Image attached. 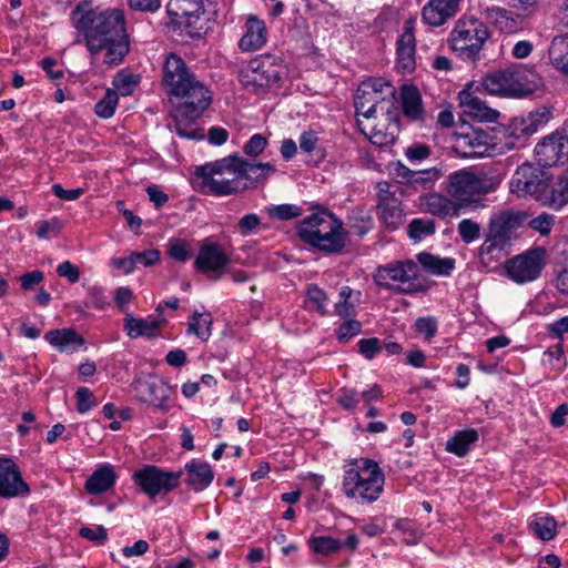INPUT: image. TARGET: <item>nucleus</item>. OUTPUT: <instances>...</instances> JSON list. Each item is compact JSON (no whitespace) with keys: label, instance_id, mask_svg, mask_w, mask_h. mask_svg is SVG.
<instances>
[{"label":"nucleus","instance_id":"f257e3e1","mask_svg":"<svg viewBox=\"0 0 568 568\" xmlns=\"http://www.w3.org/2000/svg\"><path fill=\"white\" fill-rule=\"evenodd\" d=\"M71 20L92 54L105 51L104 63L118 64L129 52L125 19L121 10L93 8L90 2L83 1L72 10Z\"/></svg>","mask_w":568,"mask_h":568},{"label":"nucleus","instance_id":"f03ea898","mask_svg":"<svg viewBox=\"0 0 568 568\" xmlns=\"http://www.w3.org/2000/svg\"><path fill=\"white\" fill-rule=\"evenodd\" d=\"M180 90L171 92L180 99L172 114L175 131L182 138L201 140L203 133L195 126V121L210 105V92L194 75L181 84Z\"/></svg>","mask_w":568,"mask_h":568},{"label":"nucleus","instance_id":"7ed1b4c3","mask_svg":"<svg viewBox=\"0 0 568 568\" xmlns=\"http://www.w3.org/2000/svg\"><path fill=\"white\" fill-rule=\"evenodd\" d=\"M168 14L171 26L190 38H202L217 16L216 3L211 0H170Z\"/></svg>","mask_w":568,"mask_h":568},{"label":"nucleus","instance_id":"20e7f679","mask_svg":"<svg viewBox=\"0 0 568 568\" xmlns=\"http://www.w3.org/2000/svg\"><path fill=\"white\" fill-rule=\"evenodd\" d=\"M300 239L314 248L338 254L348 241V232L335 215H308L297 226Z\"/></svg>","mask_w":568,"mask_h":568},{"label":"nucleus","instance_id":"39448f33","mask_svg":"<svg viewBox=\"0 0 568 568\" xmlns=\"http://www.w3.org/2000/svg\"><path fill=\"white\" fill-rule=\"evenodd\" d=\"M494 189V183L468 170L449 174L445 191L449 196L453 212L459 210L486 209V195Z\"/></svg>","mask_w":568,"mask_h":568},{"label":"nucleus","instance_id":"423d86ee","mask_svg":"<svg viewBox=\"0 0 568 568\" xmlns=\"http://www.w3.org/2000/svg\"><path fill=\"white\" fill-rule=\"evenodd\" d=\"M384 474L372 459H354L344 471L343 491L348 498L372 503L383 491Z\"/></svg>","mask_w":568,"mask_h":568},{"label":"nucleus","instance_id":"0eeeda50","mask_svg":"<svg viewBox=\"0 0 568 568\" xmlns=\"http://www.w3.org/2000/svg\"><path fill=\"white\" fill-rule=\"evenodd\" d=\"M538 83L537 73L523 65L494 71L484 78V89L494 95H526Z\"/></svg>","mask_w":568,"mask_h":568},{"label":"nucleus","instance_id":"6e6552de","mask_svg":"<svg viewBox=\"0 0 568 568\" xmlns=\"http://www.w3.org/2000/svg\"><path fill=\"white\" fill-rule=\"evenodd\" d=\"M489 38L486 24L475 17L459 18L450 32L452 49L459 57L475 61Z\"/></svg>","mask_w":568,"mask_h":568},{"label":"nucleus","instance_id":"1a4fd4ad","mask_svg":"<svg viewBox=\"0 0 568 568\" xmlns=\"http://www.w3.org/2000/svg\"><path fill=\"white\" fill-rule=\"evenodd\" d=\"M417 276V264L412 260H404L379 265L375 270L373 278L379 287L398 294H408L417 291L413 283Z\"/></svg>","mask_w":568,"mask_h":568},{"label":"nucleus","instance_id":"9d476101","mask_svg":"<svg viewBox=\"0 0 568 568\" xmlns=\"http://www.w3.org/2000/svg\"><path fill=\"white\" fill-rule=\"evenodd\" d=\"M284 69L282 61L275 58L254 59L241 72V81L253 92L260 93L277 85L282 80Z\"/></svg>","mask_w":568,"mask_h":568},{"label":"nucleus","instance_id":"9b49d317","mask_svg":"<svg viewBox=\"0 0 568 568\" xmlns=\"http://www.w3.org/2000/svg\"><path fill=\"white\" fill-rule=\"evenodd\" d=\"M547 172L540 165L524 163L515 171L509 189L518 196L535 195L539 197L547 191Z\"/></svg>","mask_w":568,"mask_h":568},{"label":"nucleus","instance_id":"f8f14e48","mask_svg":"<svg viewBox=\"0 0 568 568\" xmlns=\"http://www.w3.org/2000/svg\"><path fill=\"white\" fill-rule=\"evenodd\" d=\"M523 215H498L491 219L485 242L479 248V255L484 260L493 255L495 251L504 250L510 242L514 230L520 225Z\"/></svg>","mask_w":568,"mask_h":568},{"label":"nucleus","instance_id":"ddd939ff","mask_svg":"<svg viewBox=\"0 0 568 568\" xmlns=\"http://www.w3.org/2000/svg\"><path fill=\"white\" fill-rule=\"evenodd\" d=\"M544 258V248H534L516 255L506 263L507 274L516 283L535 281L541 273Z\"/></svg>","mask_w":568,"mask_h":568},{"label":"nucleus","instance_id":"4468645a","mask_svg":"<svg viewBox=\"0 0 568 568\" xmlns=\"http://www.w3.org/2000/svg\"><path fill=\"white\" fill-rule=\"evenodd\" d=\"M182 471H163L156 466H145L134 474L135 483L151 498L161 491L178 487Z\"/></svg>","mask_w":568,"mask_h":568},{"label":"nucleus","instance_id":"2eb2a0df","mask_svg":"<svg viewBox=\"0 0 568 568\" xmlns=\"http://www.w3.org/2000/svg\"><path fill=\"white\" fill-rule=\"evenodd\" d=\"M371 88L369 84H359L354 99L356 114L371 119L381 111L386 120H390L392 113L396 111L395 100L378 95Z\"/></svg>","mask_w":568,"mask_h":568},{"label":"nucleus","instance_id":"dca6fc26","mask_svg":"<svg viewBox=\"0 0 568 568\" xmlns=\"http://www.w3.org/2000/svg\"><path fill=\"white\" fill-rule=\"evenodd\" d=\"M230 263V256L222 246L210 239H205L200 246L194 261V267L213 280L220 278Z\"/></svg>","mask_w":568,"mask_h":568},{"label":"nucleus","instance_id":"f3484780","mask_svg":"<svg viewBox=\"0 0 568 568\" xmlns=\"http://www.w3.org/2000/svg\"><path fill=\"white\" fill-rule=\"evenodd\" d=\"M538 164L550 168L568 161V136L552 133L542 139L535 148Z\"/></svg>","mask_w":568,"mask_h":568},{"label":"nucleus","instance_id":"a211bd4d","mask_svg":"<svg viewBox=\"0 0 568 568\" xmlns=\"http://www.w3.org/2000/svg\"><path fill=\"white\" fill-rule=\"evenodd\" d=\"M29 485L23 480L17 464L10 458H0V497L27 496Z\"/></svg>","mask_w":568,"mask_h":568},{"label":"nucleus","instance_id":"6ab92c4d","mask_svg":"<svg viewBox=\"0 0 568 568\" xmlns=\"http://www.w3.org/2000/svg\"><path fill=\"white\" fill-rule=\"evenodd\" d=\"M138 395L141 402L152 405L156 408L168 410L169 399L171 397V387L158 377L140 382L136 386Z\"/></svg>","mask_w":568,"mask_h":568},{"label":"nucleus","instance_id":"aec40b11","mask_svg":"<svg viewBox=\"0 0 568 568\" xmlns=\"http://www.w3.org/2000/svg\"><path fill=\"white\" fill-rule=\"evenodd\" d=\"M415 24L416 18H409L405 21L396 49L398 68L408 72L415 69Z\"/></svg>","mask_w":568,"mask_h":568},{"label":"nucleus","instance_id":"412c9836","mask_svg":"<svg viewBox=\"0 0 568 568\" xmlns=\"http://www.w3.org/2000/svg\"><path fill=\"white\" fill-rule=\"evenodd\" d=\"M458 146L463 149L469 148V151H463L464 156L490 155L491 151L496 148L495 136L491 132L476 129L460 135L458 138Z\"/></svg>","mask_w":568,"mask_h":568},{"label":"nucleus","instance_id":"4be33fe9","mask_svg":"<svg viewBox=\"0 0 568 568\" xmlns=\"http://www.w3.org/2000/svg\"><path fill=\"white\" fill-rule=\"evenodd\" d=\"M550 119V112L542 111L530 112L526 116H516L509 124L510 136L517 140H526L542 128Z\"/></svg>","mask_w":568,"mask_h":568},{"label":"nucleus","instance_id":"5701e85b","mask_svg":"<svg viewBox=\"0 0 568 568\" xmlns=\"http://www.w3.org/2000/svg\"><path fill=\"white\" fill-rule=\"evenodd\" d=\"M460 0H429L423 8V20L432 27H439L453 18L459 8Z\"/></svg>","mask_w":568,"mask_h":568},{"label":"nucleus","instance_id":"b1692460","mask_svg":"<svg viewBox=\"0 0 568 568\" xmlns=\"http://www.w3.org/2000/svg\"><path fill=\"white\" fill-rule=\"evenodd\" d=\"M308 547L318 555L329 556L338 552L344 546L351 552H354L359 544L356 534H349L345 541L331 536H313L307 541Z\"/></svg>","mask_w":568,"mask_h":568},{"label":"nucleus","instance_id":"393cba45","mask_svg":"<svg viewBox=\"0 0 568 568\" xmlns=\"http://www.w3.org/2000/svg\"><path fill=\"white\" fill-rule=\"evenodd\" d=\"M183 59L176 54L168 55L163 65V83L169 88V92L181 91V84L192 78Z\"/></svg>","mask_w":568,"mask_h":568},{"label":"nucleus","instance_id":"a878e982","mask_svg":"<svg viewBox=\"0 0 568 568\" xmlns=\"http://www.w3.org/2000/svg\"><path fill=\"white\" fill-rule=\"evenodd\" d=\"M385 121L387 122L386 124H377V125L369 128V130L364 128L362 125L361 121H357V126H358L359 131L366 138H368V140L374 145L382 148V146L393 144L396 141V138L399 132V125H398V121L396 119L395 112L392 113L390 120L385 119Z\"/></svg>","mask_w":568,"mask_h":568},{"label":"nucleus","instance_id":"bb28decb","mask_svg":"<svg viewBox=\"0 0 568 568\" xmlns=\"http://www.w3.org/2000/svg\"><path fill=\"white\" fill-rule=\"evenodd\" d=\"M267 40V29L265 22L256 16H250L245 22V33L239 42L243 51H255L261 49Z\"/></svg>","mask_w":568,"mask_h":568},{"label":"nucleus","instance_id":"cd10ccee","mask_svg":"<svg viewBox=\"0 0 568 568\" xmlns=\"http://www.w3.org/2000/svg\"><path fill=\"white\" fill-rule=\"evenodd\" d=\"M202 179L201 187L209 194L213 195H230L241 191L248 190L250 184L242 182L239 176L231 179L224 176L205 175L199 176Z\"/></svg>","mask_w":568,"mask_h":568},{"label":"nucleus","instance_id":"c85d7f7f","mask_svg":"<svg viewBox=\"0 0 568 568\" xmlns=\"http://www.w3.org/2000/svg\"><path fill=\"white\" fill-rule=\"evenodd\" d=\"M276 171L275 166L267 163H252L241 156L240 165L237 166V176L245 184L248 183V189H255L257 183L265 181L270 175Z\"/></svg>","mask_w":568,"mask_h":568},{"label":"nucleus","instance_id":"c756f323","mask_svg":"<svg viewBox=\"0 0 568 568\" xmlns=\"http://www.w3.org/2000/svg\"><path fill=\"white\" fill-rule=\"evenodd\" d=\"M184 468L187 475L185 483L191 486L194 491L205 489L214 479V473L207 463L192 460L187 463Z\"/></svg>","mask_w":568,"mask_h":568},{"label":"nucleus","instance_id":"7c9ffc66","mask_svg":"<svg viewBox=\"0 0 568 568\" xmlns=\"http://www.w3.org/2000/svg\"><path fill=\"white\" fill-rule=\"evenodd\" d=\"M241 156L237 153L231 154L226 158L197 166L195 170L196 176L214 175L223 176L225 173L237 176V166L240 165Z\"/></svg>","mask_w":568,"mask_h":568},{"label":"nucleus","instance_id":"2f4dec72","mask_svg":"<svg viewBox=\"0 0 568 568\" xmlns=\"http://www.w3.org/2000/svg\"><path fill=\"white\" fill-rule=\"evenodd\" d=\"M44 338L61 352H75L83 338L73 329H54L45 333Z\"/></svg>","mask_w":568,"mask_h":568},{"label":"nucleus","instance_id":"473e14b6","mask_svg":"<svg viewBox=\"0 0 568 568\" xmlns=\"http://www.w3.org/2000/svg\"><path fill=\"white\" fill-rule=\"evenodd\" d=\"M398 195H402V189L397 184H389L383 182L378 184V209L382 213L403 212L402 201Z\"/></svg>","mask_w":568,"mask_h":568},{"label":"nucleus","instance_id":"72a5a7b5","mask_svg":"<svg viewBox=\"0 0 568 568\" xmlns=\"http://www.w3.org/2000/svg\"><path fill=\"white\" fill-rule=\"evenodd\" d=\"M124 322V327L131 338L153 337L161 327V322L155 318H135L131 314H126Z\"/></svg>","mask_w":568,"mask_h":568},{"label":"nucleus","instance_id":"f704fd0d","mask_svg":"<svg viewBox=\"0 0 568 568\" xmlns=\"http://www.w3.org/2000/svg\"><path fill=\"white\" fill-rule=\"evenodd\" d=\"M548 58L556 70L568 77V32L552 39Z\"/></svg>","mask_w":568,"mask_h":568},{"label":"nucleus","instance_id":"c9c22d12","mask_svg":"<svg viewBox=\"0 0 568 568\" xmlns=\"http://www.w3.org/2000/svg\"><path fill=\"white\" fill-rule=\"evenodd\" d=\"M417 261L427 272L437 276H448L455 268L454 258L439 257L427 252L419 253L417 255Z\"/></svg>","mask_w":568,"mask_h":568},{"label":"nucleus","instance_id":"e433bc0d","mask_svg":"<svg viewBox=\"0 0 568 568\" xmlns=\"http://www.w3.org/2000/svg\"><path fill=\"white\" fill-rule=\"evenodd\" d=\"M115 481L111 466H103L95 470L87 480L85 489L92 495H99L110 489Z\"/></svg>","mask_w":568,"mask_h":568},{"label":"nucleus","instance_id":"4c0bfd02","mask_svg":"<svg viewBox=\"0 0 568 568\" xmlns=\"http://www.w3.org/2000/svg\"><path fill=\"white\" fill-rule=\"evenodd\" d=\"M402 109L404 114L410 120H418L422 118V98L418 90L413 85H404L402 88Z\"/></svg>","mask_w":568,"mask_h":568},{"label":"nucleus","instance_id":"58836bf2","mask_svg":"<svg viewBox=\"0 0 568 568\" xmlns=\"http://www.w3.org/2000/svg\"><path fill=\"white\" fill-rule=\"evenodd\" d=\"M477 439L478 433L476 429L459 430L446 443V450L463 457L468 453L470 445L477 442Z\"/></svg>","mask_w":568,"mask_h":568},{"label":"nucleus","instance_id":"ea45409f","mask_svg":"<svg viewBox=\"0 0 568 568\" xmlns=\"http://www.w3.org/2000/svg\"><path fill=\"white\" fill-rule=\"evenodd\" d=\"M212 316L209 313L195 312L189 322V334H195L199 338L206 341L211 336Z\"/></svg>","mask_w":568,"mask_h":568},{"label":"nucleus","instance_id":"a19ab883","mask_svg":"<svg viewBox=\"0 0 568 568\" xmlns=\"http://www.w3.org/2000/svg\"><path fill=\"white\" fill-rule=\"evenodd\" d=\"M420 207L424 213H449L453 211L449 196L438 193L427 194L420 199Z\"/></svg>","mask_w":568,"mask_h":568},{"label":"nucleus","instance_id":"79ce46f5","mask_svg":"<svg viewBox=\"0 0 568 568\" xmlns=\"http://www.w3.org/2000/svg\"><path fill=\"white\" fill-rule=\"evenodd\" d=\"M557 524L551 517H539L529 524V529L544 541L551 540L556 535Z\"/></svg>","mask_w":568,"mask_h":568},{"label":"nucleus","instance_id":"37998d69","mask_svg":"<svg viewBox=\"0 0 568 568\" xmlns=\"http://www.w3.org/2000/svg\"><path fill=\"white\" fill-rule=\"evenodd\" d=\"M546 202L549 207L560 210L568 203V170L562 175L558 189H552L546 196Z\"/></svg>","mask_w":568,"mask_h":568},{"label":"nucleus","instance_id":"c03bdc74","mask_svg":"<svg viewBox=\"0 0 568 568\" xmlns=\"http://www.w3.org/2000/svg\"><path fill=\"white\" fill-rule=\"evenodd\" d=\"M63 225V222L57 216L39 221L36 223V234L40 240H50L60 234Z\"/></svg>","mask_w":568,"mask_h":568},{"label":"nucleus","instance_id":"a18cd8bd","mask_svg":"<svg viewBox=\"0 0 568 568\" xmlns=\"http://www.w3.org/2000/svg\"><path fill=\"white\" fill-rule=\"evenodd\" d=\"M118 102L119 97L116 91L108 89L104 97L97 102L94 112L102 119H109L114 114Z\"/></svg>","mask_w":568,"mask_h":568},{"label":"nucleus","instance_id":"49530a36","mask_svg":"<svg viewBox=\"0 0 568 568\" xmlns=\"http://www.w3.org/2000/svg\"><path fill=\"white\" fill-rule=\"evenodd\" d=\"M440 170L436 168L422 171H414L409 185H412L415 189H418L420 186L423 190H427L434 185V183L440 178Z\"/></svg>","mask_w":568,"mask_h":568},{"label":"nucleus","instance_id":"de8ad7c7","mask_svg":"<svg viewBox=\"0 0 568 568\" xmlns=\"http://www.w3.org/2000/svg\"><path fill=\"white\" fill-rule=\"evenodd\" d=\"M435 222L433 220L415 219L408 225V235L415 241H420L435 233Z\"/></svg>","mask_w":568,"mask_h":568},{"label":"nucleus","instance_id":"09e8293b","mask_svg":"<svg viewBox=\"0 0 568 568\" xmlns=\"http://www.w3.org/2000/svg\"><path fill=\"white\" fill-rule=\"evenodd\" d=\"M305 211L314 212V213H329L327 209L323 207L321 204H310L307 206L301 205H294V204H281V205H273L267 209V213H303Z\"/></svg>","mask_w":568,"mask_h":568},{"label":"nucleus","instance_id":"8fccbe9b","mask_svg":"<svg viewBox=\"0 0 568 568\" xmlns=\"http://www.w3.org/2000/svg\"><path fill=\"white\" fill-rule=\"evenodd\" d=\"M468 108L470 114L480 119V120H487L493 121L497 118L498 112L488 108L479 98L473 97L468 101Z\"/></svg>","mask_w":568,"mask_h":568},{"label":"nucleus","instance_id":"3c124183","mask_svg":"<svg viewBox=\"0 0 568 568\" xmlns=\"http://www.w3.org/2000/svg\"><path fill=\"white\" fill-rule=\"evenodd\" d=\"M361 84H369V87H372L371 89H373L374 92L378 93V95L396 100L395 87L389 81L383 78H371L363 81Z\"/></svg>","mask_w":568,"mask_h":568},{"label":"nucleus","instance_id":"603ef678","mask_svg":"<svg viewBox=\"0 0 568 568\" xmlns=\"http://www.w3.org/2000/svg\"><path fill=\"white\" fill-rule=\"evenodd\" d=\"M138 79L124 72H119L113 78V87L123 95H130L134 91L138 85Z\"/></svg>","mask_w":568,"mask_h":568},{"label":"nucleus","instance_id":"864d4df0","mask_svg":"<svg viewBox=\"0 0 568 568\" xmlns=\"http://www.w3.org/2000/svg\"><path fill=\"white\" fill-rule=\"evenodd\" d=\"M306 295L310 302L315 305L316 311L321 315H326L327 310L325 307V303L327 301L326 293L315 284H312L307 287Z\"/></svg>","mask_w":568,"mask_h":568},{"label":"nucleus","instance_id":"5fc2aeb1","mask_svg":"<svg viewBox=\"0 0 568 568\" xmlns=\"http://www.w3.org/2000/svg\"><path fill=\"white\" fill-rule=\"evenodd\" d=\"M362 332V323L356 320H347L342 323L337 331V338L341 343L348 342L352 337Z\"/></svg>","mask_w":568,"mask_h":568},{"label":"nucleus","instance_id":"6e6d98bb","mask_svg":"<svg viewBox=\"0 0 568 568\" xmlns=\"http://www.w3.org/2000/svg\"><path fill=\"white\" fill-rule=\"evenodd\" d=\"M458 232L462 240L468 244L479 237L480 225L469 219H465L458 224Z\"/></svg>","mask_w":568,"mask_h":568},{"label":"nucleus","instance_id":"4d7b16f0","mask_svg":"<svg viewBox=\"0 0 568 568\" xmlns=\"http://www.w3.org/2000/svg\"><path fill=\"white\" fill-rule=\"evenodd\" d=\"M77 398V409L80 414H84L89 412L97 405L94 396L92 392L87 387L78 388L75 393Z\"/></svg>","mask_w":568,"mask_h":568},{"label":"nucleus","instance_id":"13d9d810","mask_svg":"<svg viewBox=\"0 0 568 568\" xmlns=\"http://www.w3.org/2000/svg\"><path fill=\"white\" fill-rule=\"evenodd\" d=\"M169 255L178 262H186L192 256L187 244L180 240H173L169 244Z\"/></svg>","mask_w":568,"mask_h":568},{"label":"nucleus","instance_id":"bf43d9fd","mask_svg":"<svg viewBox=\"0 0 568 568\" xmlns=\"http://www.w3.org/2000/svg\"><path fill=\"white\" fill-rule=\"evenodd\" d=\"M266 145L267 139L264 135L256 133L245 143L243 151L246 155L257 156L264 151Z\"/></svg>","mask_w":568,"mask_h":568},{"label":"nucleus","instance_id":"052dcab7","mask_svg":"<svg viewBox=\"0 0 568 568\" xmlns=\"http://www.w3.org/2000/svg\"><path fill=\"white\" fill-rule=\"evenodd\" d=\"M79 535L90 541L97 542L99 545H102L108 539V532L106 529L99 525L93 528L91 527H82L79 530Z\"/></svg>","mask_w":568,"mask_h":568},{"label":"nucleus","instance_id":"680f3d73","mask_svg":"<svg viewBox=\"0 0 568 568\" xmlns=\"http://www.w3.org/2000/svg\"><path fill=\"white\" fill-rule=\"evenodd\" d=\"M528 224L541 235H548L555 224V219L554 215H537Z\"/></svg>","mask_w":568,"mask_h":568},{"label":"nucleus","instance_id":"e2e57ef3","mask_svg":"<svg viewBox=\"0 0 568 568\" xmlns=\"http://www.w3.org/2000/svg\"><path fill=\"white\" fill-rule=\"evenodd\" d=\"M358 348L359 353L367 359L374 358L382 349L379 341L376 337L361 339L358 342Z\"/></svg>","mask_w":568,"mask_h":568},{"label":"nucleus","instance_id":"0e129e2a","mask_svg":"<svg viewBox=\"0 0 568 568\" xmlns=\"http://www.w3.org/2000/svg\"><path fill=\"white\" fill-rule=\"evenodd\" d=\"M416 329L426 339L433 338L437 333V322L433 317H420L416 321Z\"/></svg>","mask_w":568,"mask_h":568},{"label":"nucleus","instance_id":"69168bd1","mask_svg":"<svg viewBox=\"0 0 568 568\" xmlns=\"http://www.w3.org/2000/svg\"><path fill=\"white\" fill-rule=\"evenodd\" d=\"M545 355L549 357L550 365L558 372H561L566 365L564 349L561 345H555L545 352Z\"/></svg>","mask_w":568,"mask_h":568},{"label":"nucleus","instance_id":"338daca9","mask_svg":"<svg viewBox=\"0 0 568 568\" xmlns=\"http://www.w3.org/2000/svg\"><path fill=\"white\" fill-rule=\"evenodd\" d=\"M134 265L142 264L144 266L154 265L160 260V252L158 250H148L144 252L132 253Z\"/></svg>","mask_w":568,"mask_h":568},{"label":"nucleus","instance_id":"774afa93","mask_svg":"<svg viewBox=\"0 0 568 568\" xmlns=\"http://www.w3.org/2000/svg\"><path fill=\"white\" fill-rule=\"evenodd\" d=\"M405 154L409 161H422L430 155V148L426 144L416 143L408 146Z\"/></svg>","mask_w":568,"mask_h":568}]
</instances>
